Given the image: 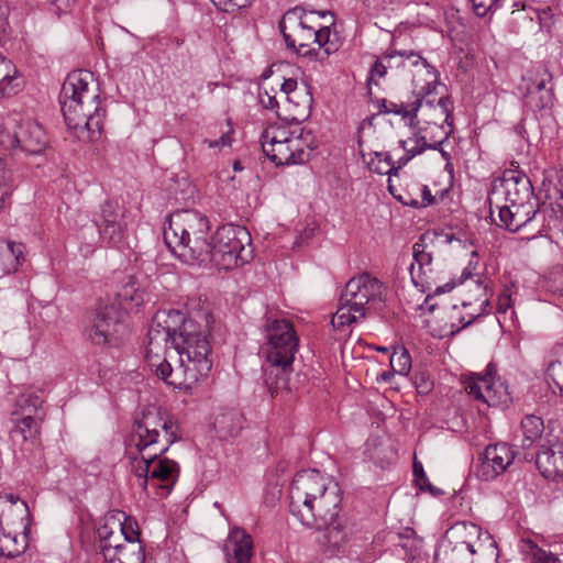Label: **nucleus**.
<instances>
[{
    "mask_svg": "<svg viewBox=\"0 0 563 563\" xmlns=\"http://www.w3.org/2000/svg\"><path fill=\"white\" fill-rule=\"evenodd\" d=\"M173 422L164 420L155 407H148L142 411V416L136 418L132 433L128 440V453L131 459L136 460L141 455V463L144 467L137 474L140 485L146 487L148 474L152 481H158L157 495L159 497L168 496L174 488L176 463L168 459L157 457L166 451V446L157 448L158 428L165 431L166 441L174 442L175 435L169 432Z\"/></svg>",
    "mask_w": 563,
    "mask_h": 563,
    "instance_id": "f257e3e1",
    "label": "nucleus"
},
{
    "mask_svg": "<svg viewBox=\"0 0 563 563\" xmlns=\"http://www.w3.org/2000/svg\"><path fill=\"white\" fill-rule=\"evenodd\" d=\"M181 306V310L178 309V318L181 317L178 336L183 339V345L181 350L178 349V355L184 380L178 383V390L189 391L212 367L209 360L211 347L207 339L212 316L207 300L201 296L187 297Z\"/></svg>",
    "mask_w": 563,
    "mask_h": 563,
    "instance_id": "f03ea898",
    "label": "nucleus"
},
{
    "mask_svg": "<svg viewBox=\"0 0 563 563\" xmlns=\"http://www.w3.org/2000/svg\"><path fill=\"white\" fill-rule=\"evenodd\" d=\"M59 103L69 130L78 137L97 140L106 118V104L100 97L98 82L89 70H75L66 77L59 93Z\"/></svg>",
    "mask_w": 563,
    "mask_h": 563,
    "instance_id": "7ed1b4c3",
    "label": "nucleus"
},
{
    "mask_svg": "<svg viewBox=\"0 0 563 563\" xmlns=\"http://www.w3.org/2000/svg\"><path fill=\"white\" fill-rule=\"evenodd\" d=\"M438 86L439 82L428 89L413 90L408 125L417 128L419 136L417 146L407 150L410 156L404 159V164L426 148L439 150L453 132V106L449 97L438 96Z\"/></svg>",
    "mask_w": 563,
    "mask_h": 563,
    "instance_id": "20e7f679",
    "label": "nucleus"
},
{
    "mask_svg": "<svg viewBox=\"0 0 563 563\" xmlns=\"http://www.w3.org/2000/svg\"><path fill=\"white\" fill-rule=\"evenodd\" d=\"M323 16L325 12H307L301 7L286 11L279 21V30L287 47L302 56L314 54L321 62L336 53L342 42L329 26L319 23V18Z\"/></svg>",
    "mask_w": 563,
    "mask_h": 563,
    "instance_id": "39448f33",
    "label": "nucleus"
},
{
    "mask_svg": "<svg viewBox=\"0 0 563 563\" xmlns=\"http://www.w3.org/2000/svg\"><path fill=\"white\" fill-rule=\"evenodd\" d=\"M303 119L291 115L285 123L273 124L262 133V150L276 166L302 164L314 148L311 131L301 124Z\"/></svg>",
    "mask_w": 563,
    "mask_h": 563,
    "instance_id": "423d86ee",
    "label": "nucleus"
},
{
    "mask_svg": "<svg viewBox=\"0 0 563 563\" xmlns=\"http://www.w3.org/2000/svg\"><path fill=\"white\" fill-rule=\"evenodd\" d=\"M383 283L368 273L352 277L340 297V305L332 317L338 330L366 317L367 311L383 300Z\"/></svg>",
    "mask_w": 563,
    "mask_h": 563,
    "instance_id": "0eeeda50",
    "label": "nucleus"
},
{
    "mask_svg": "<svg viewBox=\"0 0 563 563\" xmlns=\"http://www.w3.org/2000/svg\"><path fill=\"white\" fill-rule=\"evenodd\" d=\"M252 239L240 225L225 224L216 231L209 244L208 258L219 269H233L249 263L253 257Z\"/></svg>",
    "mask_w": 563,
    "mask_h": 563,
    "instance_id": "6e6552de",
    "label": "nucleus"
},
{
    "mask_svg": "<svg viewBox=\"0 0 563 563\" xmlns=\"http://www.w3.org/2000/svg\"><path fill=\"white\" fill-rule=\"evenodd\" d=\"M176 311L174 309L158 310L152 320L147 333L148 345L146 360L155 375L168 385H173L168 378L173 375L172 364L164 357L159 360L158 350H176Z\"/></svg>",
    "mask_w": 563,
    "mask_h": 563,
    "instance_id": "1a4fd4ad",
    "label": "nucleus"
},
{
    "mask_svg": "<svg viewBox=\"0 0 563 563\" xmlns=\"http://www.w3.org/2000/svg\"><path fill=\"white\" fill-rule=\"evenodd\" d=\"M181 234L178 241V261L188 265L202 264L208 258L207 232L209 221L196 211L178 210Z\"/></svg>",
    "mask_w": 563,
    "mask_h": 563,
    "instance_id": "9d476101",
    "label": "nucleus"
},
{
    "mask_svg": "<svg viewBox=\"0 0 563 563\" xmlns=\"http://www.w3.org/2000/svg\"><path fill=\"white\" fill-rule=\"evenodd\" d=\"M86 339L96 346H118L126 334L124 312L114 301H100L85 328Z\"/></svg>",
    "mask_w": 563,
    "mask_h": 563,
    "instance_id": "9b49d317",
    "label": "nucleus"
},
{
    "mask_svg": "<svg viewBox=\"0 0 563 563\" xmlns=\"http://www.w3.org/2000/svg\"><path fill=\"white\" fill-rule=\"evenodd\" d=\"M265 338L267 362L283 371L289 368L299 347V338L292 323L286 319L267 318Z\"/></svg>",
    "mask_w": 563,
    "mask_h": 563,
    "instance_id": "f8f14e48",
    "label": "nucleus"
},
{
    "mask_svg": "<svg viewBox=\"0 0 563 563\" xmlns=\"http://www.w3.org/2000/svg\"><path fill=\"white\" fill-rule=\"evenodd\" d=\"M27 514L25 503L15 505L13 495H0V556L15 558L24 552L26 540L18 539V530L25 528L23 515Z\"/></svg>",
    "mask_w": 563,
    "mask_h": 563,
    "instance_id": "ddd939ff",
    "label": "nucleus"
},
{
    "mask_svg": "<svg viewBox=\"0 0 563 563\" xmlns=\"http://www.w3.org/2000/svg\"><path fill=\"white\" fill-rule=\"evenodd\" d=\"M497 209L499 222L496 221L493 210H490V217L500 228L510 232L530 228L532 238H537L545 231L544 211L540 209L539 200L498 206Z\"/></svg>",
    "mask_w": 563,
    "mask_h": 563,
    "instance_id": "4468645a",
    "label": "nucleus"
},
{
    "mask_svg": "<svg viewBox=\"0 0 563 563\" xmlns=\"http://www.w3.org/2000/svg\"><path fill=\"white\" fill-rule=\"evenodd\" d=\"M342 494L338 484L311 500L302 511L294 517L307 528L322 530L334 523L341 511Z\"/></svg>",
    "mask_w": 563,
    "mask_h": 563,
    "instance_id": "2eb2a0df",
    "label": "nucleus"
},
{
    "mask_svg": "<svg viewBox=\"0 0 563 563\" xmlns=\"http://www.w3.org/2000/svg\"><path fill=\"white\" fill-rule=\"evenodd\" d=\"M46 145V134L35 121H23L13 134L0 124V146L4 150L13 151L14 154L21 152L26 156H37L44 153Z\"/></svg>",
    "mask_w": 563,
    "mask_h": 563,
    "instance_id": "dca6fc26",
    "label": "nucleus"
},
{
    "mask_svg": "<svg viewBox=\"0 0 563 563\" xmlns=\"http://www.w3.org/2000/svg\"><path fill=\"white\" fill-rule=\"evenodd\" d=\"M335 484L323 476L317 470H303L298 472L289 489V510L292 516L302 511L322 493L330 489V485Z\"/></svg>",
    "mask_w": 563,
    "mask_h": 563,
    "instance_id": "f3484780",
    "label": "nucleus"
},
{
    "mask_svg": "<svg viewBox=\"0 0 563 563\" xmlns=\"http://www.w3.org/2000/svg\"><path fill=\"white\" fill-rule=\"evenodd\" d=\"M123 219L124 214L117 201L106 200L99 205L98 210L92 213L91 220L102 244L118 246L123 241L126 230Z\"/></svg>",
    "mask_w": 563,
    "mask_h": 563,
    "instance_id": "a211bd4d",
    "label": "nucleus"
},
{
    "mask_svg": "<svg viewBox=\"0 0 563 563\" xmlns=\"http://www.w3.org/2000/svg\"><path fill=\"white\" fill-rule=\"evenodd\" d=\"M443 540L465 547L471 553L481 555L490 550V547H497L488 531H484L478 525L468 521L454 522L445 531Z\"/></svg>",
    "mask_w": 563,
    "mask_h": 563,
    "instance_id": "6ab92c4d",
    "label": "nucleus"
},
{
    "mask_svg": "<svg viewBox=\"0 0 563 563\" xmlns=\"http://www.w3.org/2000/svg\"><path fill=\"white\" fill-rule=\"evenodd\" d=\"M525 103L533 111L549 109L554 103L552 74L549 69L538 64L528 78H523Z\"/></svg>",
    "mask_w": 563,
    "mask_h": 563,
    "instance_id": "aec40b11",
    "label": "nucleus"
},
{
    "mask_svg": "<svg viewBox=\"0 0 563 563\" xmlns=\"http://www.w3.org/2000/svg\"><path fill=\"white\" fill-rule=\"evenodd\" d=\"M517 451L507 442H498L486 446L478 457L476 475L482 481H494L504 474L514 463Z\"/></svg>",
    "mask_w": 563,
    "mask_h": 563,
    "instance_id": "412c9836",
    "label": "nucleus"
},
{
    "mask_svg": "<svg viewBox=\"0 0 563 563\" xmlns=\"http://www.w3.org/2000/svg\"><path fill=\"white\" fill-rule=\"evenodd\" d=\"M499 189L507 205L539 200L530 178L518 169H507L500 179Z\"/></svg>",
    "mask_w": 563,
    "mask_h": 563,
    "instance_id": "4be33fe9",
    "label": "nucleus"
},
{
    "mask_svg": "<svg viewBox=\"0 0 563 563\" xmlns=\"http://www.w3.org/2000/svg\"><path fill=\"white\" fill-rule=\"evenodd\" d=\"M536 465L541 475L548 479H556L563 476V442L548 440L538 450Z\"/></svg>",
    "mask_w": 563,
    "mask_h": 563,
    "instance_id": "5701e85b",
    "label": "nucleus"
},
{
    "mask_svg": "<svg viewBox=\"0 0 563 563\" xmlns=\"http://www.w3.org/2000/svg\"><path fill=\"white\" fill-rule=\"evenodd\" d=\"M210 424L220 440H228L240 434L244 427V417L236 408L219 407L212 413Z\"/></svg>",
    "mask_w": 563,
    "mask_h": 563,
    "instance_id": "b1692460",
    "label": "nucleus"
},
{
    "mask_svg": "<svg viewBox=\"0 0 563 563\" xmlns=\"http://www.w3.org/2000/svg\"><path fill=\"white\" fill-rule=\"evenodd\" d=\"M405 68L413 70V90L428 89L430 85L438 84L439 73L418 52L405 49Z\"/></svg>",
    "mask_w": 563,
    "mask_h": 563,
    "instance_id": "393cba45",
    "label": "nucleus"
},
{
    "mask_svg": "<svg viewBox=\"0 0 563 563\" xmlns=\"http://www.w3.org/2000/svg\"><path fill=\"white\" fill-rule=\"evenodd\" d=\"M427 240H431V238L428 233H423L412 246L415 262L410 266V275L416 286L427 284V274L432 272V251L429 250Z\"/></svg>",
    "mask_w": 563,
    "mask_h": 563,
    "instance_id": "a878e982",
    "label": "nucleus"
},
{
    "mask_svg": "<svg viewBox=\"0 0 563 563\" xmlns=\"http://www.w3.org/2000/svg\"><path fill=\"white\" fill-rule=\"evenodd\" d=\"M103 558L109 563H144L145 553L141 542L108 544Z\"/></svg>",
    "mask_w": 563,
    "mask_h": 563,
    "instance_id": "bb28decb",
    "label": "nucleus"
},
{
    "mask_svg": "<svg viewBox=\"0 0 563 563\" xmlns=\"http://www.w3.org/2000/svg\"><path fill=\"white\" fill-rule=\"evenodd\" d=\"M227 563H251L253 542L243 530H235L225 545Z\"/></svg>",
    "mask_w": 563,
    "mask_h": 563,
    "instance_id": "cd10ccee",
    "label": "nucleus"
},
{
    "mask_svg": "<svg viewBox=\"0 0 563 563\" xmlns=\"http://www.w3.org/2000/svg\"><path fill=\"white\" fill-rule=\"evenodd\" d=\"M466 393L475 400L482 401L487 406H496L498 404L497 393L494 386L493 375L488 372L484 376L471 377L465 383Z\"/></svg>",
    "mask_w": 563,
    "mask_h": 563,
    "instance_id": "c85d7f7f",
    "label": "nucleus"
},
{
    "mask_svg": "<svg viewBox=\"0 0 563 563\" xmlns=\"http://www.w3.org/2000/svg\"><path fill=\"white\" fill-rule=\"evenodd\" d=\"M280 91L284 93L288 102H295V97H302L301 102H296V113L292 115L308 118L313 101L308 86L303 85L302 87H299L296 79L287 78L284 79L280 85Z\"/></svg>",
    "mask_w": 563,
    "mask_h": 563,
    "instance_id": "c756f323",
    "label": "nucleus"
},
{
    "mask_svg": "<svg viewBox=\"0 0 563 563\" xmlns=\"http://www.w3.org/2000/svg\"><path fill=\"white\" fill-rule=\"evenodd\" d=\"M25 246L14 241H5L0 244V267L3 274L16 273L25 261Z\"/></svg>",
    "mask_w": 563,
    "mask_h": 563,
    "instance_id": "7c9ffc66",
    "label": "nucleus"
},
{
    "mask_svg": "<svg viewBox=\"0 0 563 563\" xmlns=\"http://www.w3.org/2000/svg\"><path fill=\"white\" fill-rule=\"evenodd\" d=\"M476 556L481 554L471 553L465 547L455 545L442 540L435 553V563H477Z\"/></svg>",
    "mask_w": 563,
    "mask_h": 563,
    "instance_id": "2f4dec72",
    "label": "nucleus"
},
{
    "mask_svg": "<svg viewBox=\"0 0 563 563\" xmlns=\"http://www.w3.org/2000/svg\"><path fill=\"white\" fill-rule=\"evenodd\" d=\"M117 299L118 301L115 302L120 305V308L123 311L140 307L148 299V294L140 287L134 278L131 277L118 291Z\"/></svg>",
    "mask_w": 563,
    "mask_h": 563,
    "instance_id": "473e14b6",
    "label": "nucleus"
},
{
    "mask_svg": "<svg viewBox=\"0 0 563 563\" xmlns=\"http://www.w3.org/2000/svg\"><path fill=\"white\" fill-rule=\"evenodd\" d=\"M21 86V78L10 60L0 54V95L16 93Z\"/></svg>",
    "mask_w": 563,
    "mask_h": 563,
    "instance_id": "72a5a7b5",
    "label": "nucleus"
},
{
    "mask_svg": "<svg viewBox=\"0 0 563 563\" xmlns=\"http://www.w3.org/2000/svg\"><path fill=\"white\" fill-rule=\"evenodd\" d=\"M44 400L42 397L34 393H24L21 394L15 399L14 410L12 412L13 417H40L38 410L42 408Z\"/></svg>",
    "mask_w": 563,
    "mask_h": 563,
    "instance_id": "f704fd0d",
    "label": "nucleus"
},
{
    "mask_svg": "<svg viewBox=\"0 0 563 563\" xmlns=\"http://www.w3.org/2000/svg\"><path fill=\"white\" fill-rule=\"evenodd\" d=\"M42 417H13L14 428L11 430L13 439L20 437L22 441H29L35 439L38 434L40 423Z\"/></svg>",
    "mask_w": 563,
    "mask_h": 563,
    "instance_id": "c9c22d12",
    "label": "nucleus"
},
{
    "mask_svg": "<svg viewBox=\"0 0 563 563\" xmlns=\"http://www.w3.org/2000/svg\"><path fill=\"white\" fill-rule=\"evenodd\" d=\"M522 445L530 446L536 440L540 439L544 431L542 418L534 415H527L521 420Z\"/></svg>",
    "mask_w": 563,
    "mask_h": 563,
    "instance_id": "e433bc0d",
    "label": "nucleus"
},
{
    "mask_svg": "<svg viewBox=\"0 0 563 563\" xmlns=\"http://www.w3.org/2000/svg\"><path fill=\"white\" fill-rule=\"evenodd\" d=\"M108 520H113L120 529V536L126 542H140L137 525L134 520L126 517L123 511H113L108 515Z\"/></svg>",
    "mask_w": 563,
    "mask_h": 563,
    "instance_id": "4c0bfd02",
    "label": "nucleus"
},
{
    "mask_svg": "<svg viewBox=\"0 0 563 563\" xmlns=\"http://www.w3.org/2000/svg\"><path fill=\"white\" fill-rule=\"evenodd\" d=\"M367 167L371 172L378 175L397 176L400 166H395L391 163V158L388 154L375 152L369 161L366 162Z\"/></svg>",
    "mask_w": 563,
    "mask_h": 563,
    "instance_id": "58836bf2",
    "label": "nucleus"
},
{
    "mask_svg": "<svg viewBox=\"0 0 563 563\" xmlns=\"http://www.w3.org/2000/svg\"><path fill=\"white\" fill-rule=\"evenodd\" d=\"M421 191V201L418 199L412 198L410 195L402 196V195H396L394 186L391 185L390 178L388 179V190L389 192L396 198L400 203L404 206H408L411 208H420V207H427L434 202V197L431 194V190L427 185H422L419 187Z\"/></svg>",
    "mask_w": 563,
    "mask_h": 563,
    "instance_id": "ea45409f",
    "label": "nucleus"
},
{
    "mask_svg": "<svg viewBox=\"0 0 563 563\" xmlns=\"http://www.w3.org/2000/svg\"><path fill=\"white\" fill-rule=\"evenodd\" d=\"M390 368L399 375H408L411 369V356L405 347H397L390 355Z\"/></svg>",
    "mask_w": 563,
    "mask_h": 563,
    "instance_id": "a19ab883",
    "label": "nucleus"
},
{
    "mask_svg": "<svg viewBox=\"0 0 563 563\" xmlns=\"http://www.w3.org/2000/svg\"><path fill=\"white\" fill-rule=\"evenodd\" d=\"M378 107L380 113H394L400 115L405 123L408 124L411 100L397 103L383 98L378 101Z\"/></svg>",
    "mask_w": 563,
    "mask_h": 563,
    "instance_id": "79ce46f5",
    "label": "nucleus"
},
{
    "mask_svg": "<svg viewBox=\"0 0 563 563\" xmlns=\"http://www.w3.org/2000/svg\"><path fill=\"white\" fill-rule=\"evenodd\" d=\"M547 287L563 296V265L553 266L545 276Z\"/></svg>",
    "mask_w": 563,
    "mask_h": 563,
    "instance_id": "37998d69",
    "label": "nucleus"
},
{
    "mask_svg": "<svg viewBox=\"0 0 563 563\" xmlns=\"http://www.w3.org/2000/svg\"><path fill=\"white\" fill-rule=\"evenodd\" d=\"M474 13L484 18L488 14L495 13L503 5V0H470Z\"/></svg>",
    "mask_w": 563,
    "mask_h": 563,
    "instance_id": "c03bdc74",
    "label": "nucleus"
},
{
    "mask_svg": "<svg viewBox=\"0 0 563 563\" xmlns=\"http://www.w3.org/2000/svg\"><path fill=\"white\" fill-rule=\"evenodd\" d=\"M112 520H108V516L106 517V523L100 526L98 529H97V534L100 539V551L102 553V555L104 554V551L108 547V544H113L112 543V539H118V540H121V536L115 532L111 526H110V522Z\"/></svg>",
    "mask_w": 563,
    "mask_h": 563,
    "instance_id": "a18cd8bd",
    "label": "nucleus"
},
{
    "mask_svg": "<svg viewBox=\"0 0 563 563\" xmlns=\"http://www.w3.org/2000/svg\"><path fill=\"white\" fill-rule=\"evenodd\" d=\"M325 530V538L329 544L340 548L347 539V533L344 531L343 527L335 520L333 525L323 528Z\"/></svg>",
    "mask_w": 563,
    "mask_h": 563,
    "instance_id": "49530a36",
    "label": "nucleus"
},
{
    "mask_svg": "<svg viewBox=\"0 0 563 563\" xmlns=\"http://www.w3.org/2000/svg\"><path fill=\"white\" fill-rule=\"evenodd\" d=\"M527 543L532 554L531 563H561L558 555L539 548L533 541L529 540Z\"/></svg>",
    "mask_w": 563,
    "mask_h": 563,
    "instance_id": "de8ad7c7",
    "label": "nucleus"
},
{
    "mask_svg": "<svg viewBox=\"0 0 563 563\" xmlns=\"http://www.w3.org/2000/svg\"><path fill=\"white\" fill-rule=\"evenodd\" d=\"M258 102L263 108L268 110H274L278 117H280L278 112V101L276 99V91L274 89L267 90L265 87H260L258 89Z\"/></svg>",
    "mask_w": 563,
    "mask_h": 563,
    "instance_id": "09e8293b",
    "label": "nucleus"
},
{
    "mask_svg": "<svg viewBox=\"0 0 563 563\" xmlns=\"http://www.w3.org/2000/svg\"><path fill=\"white\" fill-rule=\"evenodd\" d=\"M10 179L5 164L0 158V211L4 208L5 200L11 191Z\"/></svg>",
    "mask_w": 563,
    "mask_h": 563,
    "instance_id": "8fccbe9b",
    "label": "nucleus"
},
{
    "mask_svg": "<svg viewBox=\"0 0 563 563\" xmlns=\"http://www.w3.org/2000/svg\"><path fill=\"white\" fill-rule=\"evenodd\" d=\"M547 377L550 386L553 383L560 393L563 391V368L561 363H551L547 371Z\"/></svg>",
    "mask_w": 563,
    "mask_h": 563,
    "instance_id": "3c124183",
    "label": "nucleus"
},
{
    "mask_svg": "<svg viewBox=\"0 0 563 563\" xmlns=\"http://www.w3.org/2000/svg\"><path fill=\"white\" fill-rule=\"evenodd\" d=\"M174 238H176V231L173 229V213H168L163 228V240L172 254L176 253V249L173 245Z\"/></svg>",
    "mask_w": 563,
    "mask_h": 563,
    "instance_id": "603ef678",
    "label": "nucleus"
},
{
    "mask_svg": "<svg viewBox=\"0 0 563 563\" xmlns=\"http://www.w3.org/2000/svg\"><path fill=\"white\" fill-rule=\"evenodd\" d=\"M389 68H405V49L390 48L384 55Z\"/></svg>",
    "mask_w": 563,
    "mask_h": 563,
    "instance_id": "864d4df0",
    "label": "nucleus"
},
{
    "mask_svg": "<svg viewBox=\"0 0 563 563\" xmlns=\"http://www.w3.org/2000/svg\"><path fill=\"white\" fill-rule=\"evenodd\" d=\"M234 130L232 126L229 128L227 132H223L222 135L217 140H205L203 144H206L209 148H223V147H230L233 142V134Z\"/></svg>",
    "mask_w": 563,
    "mask_h": 563,
    "instance_id": "5fc2aeb1",
    "label": "nucleus"
},
{
    "mask_svg": "<svg viewBox=\"0 0 563 563\" xmlns=\"http://www.w3.org/2000/svg\"><path fill=\"white\" fill-rule=\"evenodd\" d=\"M388 68L389 66L384 56L377 58L371 68V81L377 85L378 80L386 75Z\"/></svg>",
    "mask_w": 563,
    "mask_h": 563,
    "instance_id": "6e6d98bb",
    "label": "nucleus"
},
{
    "mask_svg": "<svg viewBox=\"0 0 563 563\" xmlns=\"http://www.w3.org/2000/svg\"><path fill=\"white\" fill-rule=\"evenodd\" d=\"M214 5L222 8L224 11H233L250 5L253 0H210Z\"/></svg>",
    "mask_w": 563,
    "mask_h": 563,
    "instance_id": "4d7b16f0",
    "label": "nucleus"
},
{
    "mask_svg": "<svg viewBox=\"0 0 563 563\" xmlns=\"http://www.w3.org/2000/svg\"><path fill=\"white\" fill-rule=\"evenodd\" d=\"M481 316V312H471L468 313L467 317H464V316H460L459 317V321H460V325H455L454 323L451 324V330H450V333L451 334H455L456 332H459L461 329H464L466 327H468L470 324H472L477 317Z\"/></svg>",
    "mask_w": 563,
    "mask_h": 563,
    "instance_id": "13d9d810",
    "label": "nucleus"
},
{
    "mask_svg": "<svg viewBox=\"0 0 563 563\" xmlns=\"http://www.w3.org/2000/svg\"><path fill=\"white\" fill-rule=\"evenodd\" d=\"M76 0H52V4L55 7V13L60 15L71 11Z\"/></svg>",
    "mask_w": 563,
    "mask_h": 563,
    "instance_id": "bf43d9fd",
    "label": "nucleus"
},
{
    "mask_svg": "<svg viewBox=\"0 0 563 563\" xmlns=\"http://www.w3.org/2000/svg\"><path fill=\"white\" fill-rule=\"evenodd\" d=\"M416 387L419 394H429L433 387V383L423 374L416 377Z\"/></svg>",
    "mask_w": 563,
    "mask_h": 563,
    "instance_id": "052dcab7",
    "label": "nucleus"
},
{
    "mask_svg": "<svg viewBox=\"0 0 563 563\" xmlns=\"http://www.w3.org/2000/svg\"><path fill=\"white\" fill-rule=\"evenodd\" d=\"M477 288L482 290V295L477 298V301L479 302V307L487 305L489 302V290L487 286H482V284L476 280L475 282Z\"/></svg>",
    "mask_w": 563,
    "mask_h": 563,
    "instance_id": "680f3d73",
    "label": "nucleus"
},
{
    "mask_svg": "<svg viewBox=\"0 0 563 563\" xmlns=\"http://www.w3.org/2000/svg\"><path fill=\"white\" fill-rule=\"evenodd\" d=\"M416 481V484L417 486L421 489V490H430L432 495H435V492L432 487V485L430 484L428 477L426 474L423 475H420L419 478H415Z\"/></svg>",
    "mask_w": 563,
    "mask_h": 563,
    "instance_id": "e2e57ef3",
    "label": "nucleus"
},
{
    "mask_svg": "<svg viewBox=\"0 0 563 563\" xmlns=\"http://www.w3.org/2000/svg\"><path fill=\"white\" fill-rule=\"evenodd\" d=\"M511 306L510 295L504 292L498 298V311L506 312L507 309Z\"/></svg>",
    "mask_w": 563,
    "mask_h": 563,
    "instance_id": "0e129e2a",
    "label": "nucleus"
},
{
    "mask_svg": "<svg viewBox=\"0 0 563 563\" xmlns=\"http://www.w3.org/2000/svg\"><path fill=\"white\" fill-rule=\"evenodd\" d=\"M454 287H455V283L454 282L446 283L443 286H438L435 288V290H434V295H440V294H443V292L451 291Z\"/></svg>",
    "mask_w": 563,
    "mask_h": 563,
    "instance_id": "69168bd1",
    "label": "nucleus"
},
{
    "mask_svg": "<svg viewBox=\"0 0 563 563\" xmlns=\"http://www.w3.org/2000/svg\"><path fill=\"white\" fill-rule=\"evenodd\" d=\"M397 374L396 372H394L391 368L390 371H387V372H384L382 373L377 380L378 382H384V383H389L391 380V378L394 377V375Z\"/></svg>",
    "mask_w": 563,
    "mask_h": 563,
    "instance_id": "338daca9",
    "label": "nucleus"
},
{
    "mask_svg": "<svg viewBox=\"0 0 563 563\" xmlns=\"http://www.w3.org/2000/svg\"><path fill=\"white\" fill-rule=\"evenodd\" d=\"M429 130H431V135L429 136L427 134V144H434L433 140H439V131L434 126H430Z\"/></svg>",
    "mask_w": 563,
    "mask_h": 563,
    "instance_id": "774afa93",
    "label": "nucleus"
}]
</instances>
